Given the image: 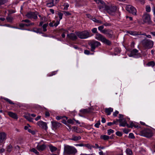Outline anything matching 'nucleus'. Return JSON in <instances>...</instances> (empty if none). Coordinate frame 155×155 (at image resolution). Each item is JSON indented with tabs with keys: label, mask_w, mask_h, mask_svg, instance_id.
Returning <instances> with one entry per match:
<instances>
[{
	"label": "nucleus",
	"mask_w": 155,
	"mask_h": 155,
	"mask_svg": "<svg viewBox=\"0 0 155 155\" xmlns=\"http://www.w3.org/2000/svg\"><path fill=\"white\" fill-rule=\"evenodd\" d=\"M77 152V149L74 147L68 145H65L64 147V153L68 155H74Z\"/></svg>",
	"instance_id": "nucleus-1"
},
{
	"label": "nucleus",
	"mask_w": 155,
	"mask_h": 155,
	"mask_svg": "<svg viewBox=\"0 0 155 155\" xmlns=\"http://www.w3.org/2000/svg\"><path fill=\"white\" fill-rule=\"evenodd\" d=\"M95 38L96 39L101 41L108 45H111V42L100 33H96L95 35Z\"/></svg>",
	"instance_id": "nucleus-2"
},
{
	"label": "nucleus",
	"mask_w": 155,
	"mask_h": 155,
	"mask_svg": "<svg viewBox=\"0 0 155 155\" xmlns=\"http://www.w3.org/2000/svg\"><path fill=\"white\" fill-rule=\"evenodd\" d=\"M142 44L145 48L150 49L153 47L154 42L151 40L145 39L142 41Z\"/></svg>",
	"instance_id": "nucleus-3"
},
{
	"label": "nucleus",
	"mask_w": 155,
	"mask_h": 155,
	"mask_svg": "<svg viewBox=\"0 0 155 155\" xmlns=\"http://www.w3.org/2000/svg\"><path fill=\"white\" fill-rule=\"evenodd\" d=\"M101 45V43L95 40L91 41L90 44L91 47V51H94L96 48L100 46Z\"/></svg>",
	"instance_id": "nucleus-4"
},
{
	"label": "nucleus",
	"mask_w": 155,
	"mask_h": 155,
	"mask_svg": "<svg viewBox=\"0 0 155 155\" xmlns=\"http://www.w3.org/2000/svg\"><path fill=\"white\" fill-rule=\"evenodd\" d=\"M76 34L77 36L81 39L86 38L90 36L89 32L87 31L77 32Z\"/></svg>",
	"instance_id": "nucleus-5"
},
{
	"label": "nucleus",
	"mask_w": 155,
	"mask_h": 155,
	"mask_svg": "<svg viewBox=\"0 0 155 155\" xmlns=\"http://www.w3.org/2000/svg\"><path fill=\"white\" fill-rule=\"evenodd\" d=\"M142 135L147 137H150L152 135V133L151 130L149 129H146L141 131Z\"/></svg>",
	"instance_id": "nucleus-6"
},
{
	"label": "nucleus",
	"mask_w": 155,
	"mask_h": 155,
	"mask_svg": "<svg viewBox=\"0 0 155 155\" xmlns=\"http://www.w3.org/2000/svg\"><path fill=\"white\" fill-rule=\"evenodd\" d=\"M126 9L129 13L134 15H137V11L136 8L132 5H127L126 7Z\"/></svg>",
	"instance_id": "nucleus-7"
},
{
	"label": "nucleus",
	"mask_w": 155,
	"mask_h": 155,
	"mask_svg": "<svg viewBox=\"0 0 155 155\" xmlns=\"http://www.w3.org/2000/svg\"><path fill=\"white\" fill-rule=\"evenodd\" d=\"M128 55L129 57H133L135 58L140 57V54L138 53V51L136 49L132 50L130 53L128 54Z\"/></svg>",
	"instance_id": "nucleus-8"
},
{
	"label": "nucleus",
	"mask_w": 155,
	"mask_h": 155,
	"mask_svg": "<svg viewBox=\"0 0 155 155\" xmlns=\"http://www.w3.org/2000/svg\"><path fill=\"white\" fill-rule=\"evenodd\" d=\"M143 20L145 23H147L149 24L152 23L150 15L149 14H144L143 16Z\"/></svg>",
	"instance_id": "nucleus-9"
},
{
	"label": "nucleus",
	"mask_w": 155,
	"mask_h": 155,
	"mask_svg": "<svg viewBox=\"0 0 155 155\" xmlns=\"http://www.w3.org/2000/svg\"><path fill=\"white\" fill-rule=\"evenodd\" d=\"M102 33L106 35L109 38H111L113 35L112 31L109 29H104L102 31Z\"/></svg>",
	"instance_id": "nucleus-10"
},
{
	"label": "nucleus",
	"mask_w": 155,
	"mask_h": 155,
	"mask_svg": "<svg viewBox=\"0 0 155 155\" xmlns=\"http://www.w3.org/2000/svg\"><path fill=\"white\" fill-rule=\"evenodd\" d=\"M99 4V9L102 12L104 10H106L108 6L106 5L103 1H102Z\"/></svg>",
	"instance_id": "nucleus-11"
},
{
	"label": "nucleus",
	"mask_w": 155,
	"mask_h": 155,
	"mask_svg": "<svg viewBox=\"0 0 155 155\" xmlns=\"http://www.w3.org/2000/svg\"><path fill=\"white\" fill-rule=\"evenodd\" d=\"M7 134L5 132L0 133V145L5 142L6 139Z\"/></svg>",
	"instance_id": "nucleus-12"
},
{
	"label": "nucleus",
	"mask_w": 155,
	"mask_h": 155,
	"mask_svg": "<svg viewBox=\"0 0 155 155\" xmlns=\"http://www.w3.org/2000/svg\"><path fill=\"white\" fill-rule=\"evenodd\" d=\"M117 8L115 6H112L110 7L107 6L106 11L110 14L115 12Z\"/></svg>",
	"instance_id": "nucleus-13"
},
{
	"label": "nucleus",
	"mask_w": 155,
	"mask_h": 155,
	"mask_svg": "<svg viewBox=\"0 0 155 155\" xmlns=\"http://www.w3.org/2000/svg\"><path fill=\"white\" fill-rule=\"evenodd\" d=\"M37 124L40 127L45 130H47L48 128L47 124L46 122L42 121H39L37 122Z\"/></svg>",
	"instance_id": "nucleus-14"
},
{
	"label": "nucleus",
	"mask_w": 155,
	"mask_h": 155,
	"mask_svg": "<svg viewBox=\"0 0 155 155\" xmlns=\"http://www.w3.org/2000/svg\"><path fill=\"white\" fill-rule=\"evenodd\" d=\"M77 35H76L74 33H71L68 34L67 35V37L70 39L72 41H75L77 39Z\"/></svg>",
	"instance_id": "nucleus-15"
},
{
	"label": "nucleus",
	"mask_w": 155,
	"mask_h": 155,
	"mask_svg": "<svg viewBox=\"0 0 155 155\" xmlns=\"http://www.w3.org/2000/svg\"><path fill=\"white\" fill-rule=\"evenodd\" d=\"M8 114L12 118L17 120L18 118L17 115L13 112L11 111H8L7 112Z\"/></svg>",
	"instance_id": "nucleus-16"
},
{
	"label": "nucleus",
	"mask_w": 155,
	"mask_h": 155,
	"mask_svg": "<svg viewBox=\"0 0 155 155\" xmlns=\"http://www.w3.org/2000/svg\"><path fill=\"white\" fill-rule=\"evenodd\" d=\"M51 123L53 127L55 128H58L61 125V123L56 121H51Z\"/></svg>",
	"instance_id": "nucleus-17"
},
{
	"label": "nucleus",
	"mask_w": 155,
	"mask_h": 155,
	"mask_svg": "<svg viewBox=\"0 0 155 155\" xmlns=\"http://www.w3.org/2000/svg\"><path fill=\"white\" fill-rule=\"evenodd\" d=\"M46 147V146L45 144H43L42 145H38L37 146V148L38 150L41 151L43 150Z\"/></svg>",
	"instance_id": "nucleus-18"
},
{
	"label": "nucleus",
	"mask_w": 155,
	"mask_h": 155,
	"mask_svg": "<svg viewBox=\"0 0 155 155\" xmlns=\"http://www.w3.org/2000/svg\"><path fill=\"white\" fill-rule=\"evenodd\" d=\"M127 33L132 35L136 36L141 35L140 32H139L137 31H129Z\"/></svg>",
	"instance_id": "nucleus-19"
},
{
	"label": "nucleus",
	"mask_w": 155,
	"mask_h": 155,
	"mask_svg": "<svg viewBox=\"0 0 155 155\" xmlns=\"http://www.w3.org/2000/svg\"><path fill=\"white\" fill-rule=\"evenodd\" d=\"M34 23L33 22H31L28 24L21 23L19 24V26L21 28H23L25 26L29 27L33 25Z\"/></svg>",
	"instance_id": "nucleus-20"
},
{
	"label": "nucleus",
	"mask_w": 155,
	"mask_h": 155,
	"mask_svg": "<svg viewBox=\"0 0 155 155\" xmlns=\"http://www.w3.org/2000/svg\"><path fill=\"white\" fill-rule=\"evenodd\" d=\"M113 109L111 107L105 109V112L108 115H110L111 114V112L113 111Z\"/></svg>",
	"instance_id": "nucleus-21"
},
{
	"label": "nucleus",
	"mask_w": 155,
	"mask_h": 155,
	"mask_svg": "<svg viewBox=\"0 0 155 155\" xmlns=\"http://www.w3.org/2000/svg\"><path fill=\"white\" fill-rule=\"evenodd\" d=\"M81 138V137L80 136H77L74 135H73L72 138L70 139L72 140L76 141L80 140Z\"/></svg>",
	"instance_id": "nucleus-22"
},
{
	"label": "nucleus",
	"mask_w": 155,
	"mask_h": 155,
	"mask_svg": "<svg viewBox=\"0 0 155 155\" xmlns=\"http://www.w3.org/2000/svg\"><path fill=\"white\" fill-rule=\"evenodd\" d=\"M24 117L26 119L29 121L30 122H33V119L31 117L30 114H28L26 115H24Z\"/></svg>",
	"instance_id": "nucleus-23"
},
{
	"label": "nucleus",
	"mask_w": 155,
	"mask_h": 155,
	"mask_svg": "<svg viewBox=\"0 0 155 155\" xmlns=\"http://www.w3.org/2000/svg\"><path fill=\"white\" fill-rule=\"evenodd\" d=\"M155 65V63L153 61H151L149 62L146 65L149 67H151L153 68L154 67Z\"/></svg>",
	"instance_id": "nucleus-24"
},
{
	"label": "nucleus",
	"mask_w": 155,
	"mask_h": 155,
	"mask_svg": "<svg viewBox=\"0 0 155 155\" xmlns=\"http://www.w3.org/2000/svg\"><path fill=\"white\" fill-rule=\"evenodd\" d=\"M120 123L119 124L120 126L125 127L127 124L125 119H123V120L122 122Z\"/></svg>",
	"instance_id": "nucleus-25"
},
{
	"label": "nucleus",
	"mask_w": 155,
	"mask_h": 155,
	"mask_svg": "<svg viewBox=\"0 0 155 155\" xmlns=\"http://www.w3.org/2000/svg\"><path fill=\"white\" fill-rule=\"evenodd\" d=\"M54 3L52 1L51 2H48L46 4V6L48 7H51L54 5Z\"/></svg>",
	"instance_id": "nucleus-26"
},
{
	"label": "nucleus",
	"mask_w": 155,
	"mask_h": 155,
	"mask_svg": "<svg viewBox=\"0 0 155 155\" xmlns=\"http://www.w3.org/2000/svg\"><path fill=\"white\" fill-rule=\"evenodd\" d=\"M110 137L106 135H101L100 137V138L101 139H102L104 140H107L109 139Z\"/></svg>",
	"instance_id": "nucleus-27"
},
{
	"label": "nucleus",
	"mask_w": 155,
	"mask_h": 155,
	"mask_svg": "<svg viewBox=\"0 0 155 155\" xmlns=\"http://www.w3.org/2000/svg\"><path fill=\"white\" fill-rule=\"evenodd\" d=\"M34 32L37 33H42V32L41 31V29L40 28H34L32 30Z\"/></svg>",
	"instance_id": "nucleus-28"
},
{
	"label": "nucleus",
	"mask_w": 155,
	"mask_h": 155,
	"mask_svg": "<svg viewBox=\"0 0 155 155\" xmlns=\"http://www.w3.org/2000/svg\"><path fill=\"white\" fill-rule=\"evenodd\" d=\"M126 153L129 155H132L133 153L132 151L129 148H127L126 150Z\"/></svg>",
	"instance_id": "nucleus-29"
},
{
	"label": "nucleus",
	"mask_w": 155,
	"mask_h": 155,
	"mask_svg": "<svg viewBox=\"0 0 155 155\" xmlns=\"http://www.w3.org/2000/svg\"><path fill=\"white\" fill-rule=\"evenodd\" d=\"M33 13L32 12H29L26 15V16L29 18H31Z\"/></svg>",
	"instance_id": "nucleus-30"
},
{
	"label": "nucleus",
	"mask_w": 155,
	"mask_h": 155,
	"mask_svg": "<svg viewBox=\"0 0 155 155\" xmlns=\"http://www.w3.org/2000/svg\"><path fill=\"white\" fill-rule=\"evenodd\" d=\"M4 99L7 102H8L9 104H14L15 103H14L11 100H10L7 98L6 97H5L4 98Z\"/></svg>",
	"instance_id": "nucleus-31"
},
{
	"label": "nucleus",
	"mask_w": 155,
	"mask_h": 155,
	"mask_svg": "<svg viewBox=\"0 0 155 155\" xmlns=\"http://www.w3.org/2000/svg\"><path fill=\"white\" fill-rule=\"evenodd\" d=\"M89 111L90 110L87 109H82L80 111L83 114L88 113L89 112Z\"/></svg>",
	"instance_id": "nucleus-32"
},
{
	"label": "nucleus",
	"mask_w": 155,
	"mask_h": 155,
	"mask_svg": "<svg viewBox=\"0 0 155 155\" xmlns=\"http://www.w3.org/2000/svg\"><path fill=\"white\" fill-rule=\"evenodd\" d=\"M6 19L8 22H11L13 20V18L12 17L8 16L6 18Z\"/></svg>",
	"instance_id": "nucleus-33"
},
{
	"label": "nucleus",
	"mask_w": 155,
	"mask_h": 155,
	"mask_svg": "<svg viewBox=\"0 0 155 155\" xmlns=\"http://www.w3.org/2000/svg\"><path fill=\"white\" fill-rule=\"evenodd\" d=\"M146 11L148 12H150L151 11V8L150 5H147L146 7Z\"/></svg>",
	"instance_id": "nucleus-34"
},
{
	"label": "nucleus",
	"mask_w": 155,
	"mask_h": 155,
	"mask_svg": "<svg viewBox=\"0 0 155 155\" xmlns=\"http://www.w3.org/2000/svg\"><path fill=\"white\" fill-rule=\"evenodd\" d=\"M38 17L36 13L33 12L31 18H33L34 19H36Z\"/></svg>",
	"instance_id": "nucleus-35"
},
{
	"label": "nucleus",
	"mask_w": 155,
	"mask_h": 155,
	"mask_svg": "<svg viewBox=\"0 0 155 155\" xmlns=\"http://www.w3.org/2000/svg\"><path fill=\"white\" fill-rule=\"evenodd\" d=\"M48 25V24H45L43 25L42 26V28L43 31L44 32H45L47 31L46 28Z\"/></svg>",
	"instance_id": "nucleus-36"
},
{
	"label": "nucleus",
	"mask_w": 155,
	"mask_h": 155,
	"mask_svg": "<svg viewBox=\"0 0 155 155\" xmlns=\"http://www.w3.org/2000/svg\"><path fill=\"white\" fill-rule=\"evenodd\" d=\"M56 73V71H54L52 72H51L49 73L48 74L47 76L48 77H50L51 76L53 75H55Z\"/></svg>",
	"instance_id": "nucleus-37"
},
{
	"label": "nucleus",
	"mask_w": 155,
	"mask_h": 155,
	"mask_svg": "<svg viewBox=\"0 0 155 155\" xmlns=\"http://www.w3.org/2000/svg\"><path fill=\"white\" fill-rule=\"evenodd\" d=\"M63 5L64 7V10H67L68 7H69V4L68 3H64Z\"/></svg>",
	"instance_id": "nucleus-38"
},
{
	"label": "nucleus",
	"mask_w": 155,
	"mask_h": 155,
	"mask_svg": "<svg viewBox=\"0 0 155 155\" xmlns=\"http://www.w3.org/2000/svg\"><path fill=\"white\" fill-rule=\"evenodd\" d=\"M92 20L93 21L95 22L100 24L102 23V21L97 20L95 18H93Z\"/></svg>",
	"instance_id": "nucleus-39"
},
{
	"label": "nucleus",
	"mask_w": 155,
	"mask_h": 155,
	"mask_svg": "<svg viewBox=\"0 0 155 155\" xmlns=\"http://www.w3.org/2000/svg\"><path fill=\"white\" fill-rule=\"evenodd\" d=\"M120 119H117L116 121H114L112 122L113 125V124H118V122H121Z\"/></svg>",
	"instance_id": "nucleus-40"
},
{
	"label": "nucleus",
	"mask_w": 155,
	"mask_h": 155,
	"mask_svg": "<svg viewBox=\"0 0 155 155\" xmlns=\"http://www.w3.org/2000/svg\"><path fill=\"white\" fill-rule=\"evenodd\" d=\"M104 28V25H101V26H99L98 27V28L99 31H100L102 33V31L103 30V29Z\"/></svg>",
	"instance_id": "nucleus-41"
},
{
	"label": "nucleus",
	"mask_w": 155,
	"mask_h": 155,
	"mask_svg": "<svg viewBox=\"0 0 155 155\" xmlns=\"http://www.w3.org/2000/svg\"><path fill=\"white\" fill-rule=\"evenodd\" d=\"M50 150L51 152H53L57 150V148L53 146H51L50 147Z\"/></svg>",
	"instance_id": "nucleus-42"
},
{
	"label": "nucleus",
	"mask_w": 155,
	"mask_h": 155,
	"mask_svg": "<svg viewBox=\"0 0 155 155\" xmlns=\"http://www.w3.org/2000/svg\"><path fill=\"white\" fill-rule=\"evenodd\" d=\"M127 127L129 128H132L133 127H136V126L134 125V124L133 122L131 123L130 125H129L128 124H127Z\"/></svg>",
	"instance_id": "nucleus-43"
},
{
	"label": "nucleus",
	"mask_w": 155,
	"mask_h": 155,
	"mask_svg": "<svg viewBox=\"0 0 155 155\" xmlns=\"http://www.w3.org/2000/svg\"><path fill=\"white\" fill-rule=\"evenodd\" d=\"M7 2V0H0V5H3Z\"/></svg>",
	"instance_id": "nucleus-44"
},
{
	"label": "nucleus",
	"mask_w": 155,
	"mask_h": 155,
	"mask_svg": "<svg viewBox=\"0 0 155 155\" xmlns=\"http://www.w3.org/2000/svg\"><path fill=\"white\" fill-rule=\"evenodd\" d=\"M63 12L64 14L66 16L71 15V14L68 12L63 11Z\"/></svg>",
	"instance_id": "nucleus-45"
},
{
	"label": "nucleus",
	"mask_w": 155,
	"mask_h": 155,
	"mask_svg": "<svg viewBox=\"0 0 155 155\" xmlns=\"http://www.w3.org/2000/svg\"><path fill=\"white\" fill-rule=\"evenodd\" d=\"M12 147L11 145H9L7 147V151L9 152H10L12 150Z\"/></svg>",
	"instance_id": "nucleus-46"
},
{
	"label": "nucleus",
	"mask_w": 155,
	"mask_h": 155,
	"mask_svg": "<svg viewBox=\"0 0 155 155\" xmlns=\"http://www.w3.org/2000/svg\"><path fill=\"white\" fill-rule=\"evenodd\" d=\"M31 151L37 154H38L39 153L37 151V150L34 148L31 149Z\"/></svg>",
	"instance_id": "nucleus-47"
},
{
	"label": "nucleus",
	"mask_w": 155,
	"mask_h": 155,
	"mask_svg": "<svg viewBox=\"0 0 155 155\" xmlns=\"http://www.w3.org/2000/svg\"><path fill=\"white\" fill-rule=\"evenodd\" d=\"M74 120L69 119L67 120V122L69 124H73L74 123Z\"/></svg>",
	"instance_id": "nucleus-48"
},
{
	"label": "nucleus",
	"mask_w": 155,
	"mask_h": 155,
	"mask_svg": "<svg viewBox=\"0 0 155 155\" xmlns=\"http://www.w3.org/2000/svg\"><path fill=\"white\" fill-rule=\"evenodd\" d=\"M114 131L111 129H110L107 130V134L109 135H110L111 133L114 132Z\"/></svg>",
	"instance_id": "nucleus-49"
},
{
	"label": "nucleus",
	"mask_w": 155,
	"mask_h": 155,
	"mask_svg": "<svg viewBox=\"0 0 155 155\" xmlns=\"http://www.w3.org/2000/svg\"><path fill=\"white\" fill-rule=\"evenodd\" d=\"M28 131L29 133H31L33 135H34L35 134V131L32 130L30 129H28Z\"/></svg>",
	"instance_id": "nucleus-50"
},
{
	"label": "nucleus",
	"mask_w": 155,
	"mask_h": 155,
	"mask_svg": "<svg viewBox=\"0 0 155 155\" xmlns=\"http://www.w3.org/2000/svg\"><path fill=\"white\" fill-rule=\"evenodd\" d=\"M101 123L100 120L98 121L97 123H96L95 125L94 126L97 128H99V126L100 125Z\"/></svg>",
	"instance_id": "nucleus-51"
},
{
	"label": "nucleus",
	"mask_w": 155,
	"mask_h": 155,
	"mask_svg": "<svg viewBox=\"0 0 155 155\" xmlns=\"http://www.w3.org/2000/svg\"><path fill=\"white\" fill-rule=\"evenodd\" d=\"M58 15L59 17V18H60V20H61L62 18V16H63V14L61 12H58Z\"/></svg>",
	"instance_id": "nucleus-52"
},
{
	"label": "nucleus",
	"mask_w": 155,
	"mask_h": 155,
	"mask_svg": "<svg viewBox=\"0 0 155 155\" xmlns=\"http://www.w3.org/2000/svg\"><path fill=\"white\" fill-rule=\"evenodd\" d=\"M123 117H124V116L122 114H119V119H120L121 120V122H122L123 120V119H124L123 118Z\"/></svg>",
	"instance_id": "nucleus-53"
},
{
	"label": "nucleus",
	"mask_w": 155,
	"mask_h": 155,
	"mask_svg": "<svg viewBox=\"0 0 155 155\" xmlns=\"http://www.w3.org/2000/svg\"><path fill=\"white\" fill-rule=\"evenodd\" d=\"M129 137L131 139H133L134 138V137L133 134L132 133H130L129 134Z\"/></svg>",
	"instance_id": "nucleus-54"
},
{
	"label": "nucleus",
	"mask_w": 155,
	"mask_h": 155,
	"mask_svg": "<svg viewBox=\"0 0 155 155\" xmlns=\"http://www.w3.org/2000/svg\"><path fill=\"white\" fill-rule=\"evenodd\" d=\"M86 147H87L89 149H91L92 147V146H91L89 144H84V146Z\"/></svg>",
	"instance_id": "nucleus-55"
},
{
	"label": "nucleus",
	"mask_w": 155,
	"mask_h": 155,
	"mask_svg": "<svg viewBox=\"0 0 155 155\" xmlns=\"http://www.w3.org/2000/svg\"><path fill=\"white\" fill-rule=\"evenodd\" d=\"M92 32L94 33H98L97 32V29L96 28H94L91 30Z\"/></svg>",
	"instance_id": "nucleus-56"
},
{
	"label": "nucleus",
	"mask_w": 155,
	"mask_h": 155,
	"mask_svg": "<svg viewBox=\"0 0 155 155\" xmlns=\"http://www.w3.org/2000/svg\"><path fill=\"white\" fill-rule=\"evenodd\" d=\"M116 134L117 136L119 137H121L122 135V134L121 132L120 131H117L116 132Z\"/></svg>",
	"instance_id": "nucleus-57"
},
{
	"label": "nucleus",
	"mask_w": 155,
	"mask_h": 155,
	"mask_svg": "<svg viewBox=\"0 0 155 155\" xmlns=\"http://www.w3.org/2000/svg\"><path fill=\"white\" fill-rule=\"evenodd\" d=\"M118 113L119 112L117 110H116L115 112L113 113V115L114 117H116L117 116Z\"/></svg>",
	"instance_id": "nucleus-58"
},
{
	"label": "nucleus",
	"mask_w": 155,
	"mask_h": 155,
	"mask_svg": "<svg viewBox=\"0 0 155 155\" xmlns=\"http://www.w3.org/2000/svg\"><path fill=\"white\" fill-rule=\"evenodd\" d=\"M136 1L140 2L143 5L145 3V0H135Z\"/></svg>",
	"instance_id": "nucleus-59"
},
{
	"label": "nucleus",
	"mask_w": 155,
	"mask_h": 155,
	"mask_svg": "<svg viewBox=\"0 0 155 155\" xmlns=\"http://www.w3.org/2000/svg\"><path fill=\"white\" fill-rule=\"evenodd\" d=\"M73 131H76L78 129V127L76 126H73L72 127Z\"/></svg>",
	"instance_id": "nucleus-60"
},
{
	"label": "nucleus",
	"mask_w": 155,
	"mask_h": 155,
	"mask_svg": "<svg viewBox=\"0 0 155 155\" xmlns=\"http://www.w3.org/2000/svg\"><path fill=\"white\" fill-rule=\"evenodd\" d=\"M59 24V21H57L55 23H54V26L57 27L58 25Z\"/></svg>",
	"instance_id": "nucleus-61"
},
{
	"label": "nucleus",
	"mask_w": 155,
	"mask_h": 155,
	"mask_svg": "<svg viewBox=\"0 0 155 155\" xmlns=\"http://www.w3.org/2000/svg\"><path fill=\"white\" fill-rule=\"evenodd\" d=\"M22 22H25L26 23H29L30 21L28 19L23 20L21 21Z\"/></svg>",
	"instance_id": "nucleus-62"
},
{
	"label": "nucleus",
	"mask_w": 155,
	"mask_h": 155,
	"mask_svg": "<svg viewBox=\"0 0 155 155\" xmlns=\"http://www.w3.org/2000/svg\"><path fill=\"white\" fill-rule=\"evenodd\" d=\"M84 53L88 55L90 54V52L88 50H85L84 51Z\"/></svg>",
	"instance_id": "nucleus-63"
},
{
	"label": "nucleus",
	"mask_w": 155,
	"mask_h": 155,
	"mask_svg": "<svg viewBox=\"0 0 155 155\" xmlns=\"http://www.w3.org/2000/svg\"><path fill=\"white\" fill-rule=\"evenodd\" d=\"M123 132L124 133L127 134L129 132L128 130L127 129H124L123 130Z\"/></svg>",
	"instance_id": "nucleus-64"
}]
</instances>
